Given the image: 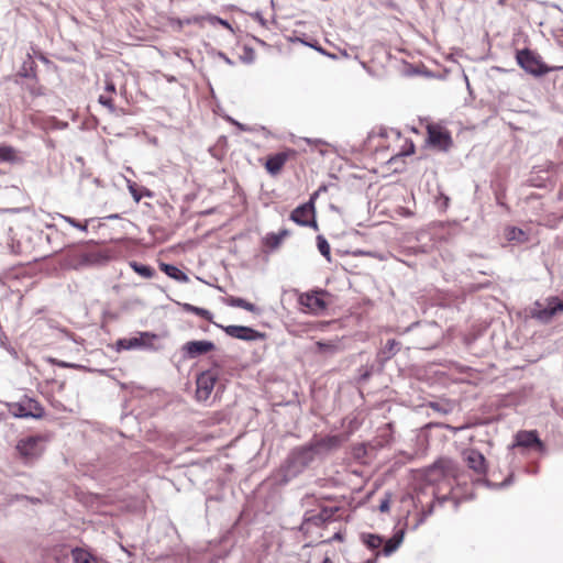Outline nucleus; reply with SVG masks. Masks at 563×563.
I'll list each match as a JSON object with an SVG mask.
<instances>
[{"mask_svg":"<svg viewBox=\"0 0 563 563\" xmlns=\"http://www.w3.org/2000/svg\"><path fill=\"white\" fill-rule=\"evenodd\" d=\"M216 349L213 342L208 340L188 341L181 346L183 356L186 360H192L207 354Z\"/></svg>","mask_w":563,"mask_h":563,"instance_id":"8","label":"nucleus"},{"mask_svg":"<svg viewBox=\"0 0 563 563\" xmlns=\"http://www.w3.org/2000/svg\"><path fill=\"white\" fill-rule=\"evenodd\" d=\"M317 347L319 352H329L334 353L338 349V345L332 342H317Z\"/></svg>","mask_w":563,"mask_h":563,"instance_id":"32","label":"nucleus"},{"mask_svg":"<svg viewBox=\"0 0 563 563\" xmlns=\"http://www.w3.org/2000/svg\"><path fill=\"white\" fill-rule=\"evenodd\" d=\"M225 334H228L231 338L239 339L242 341H257L263 340L265 338V334L262 332H258L250 327L246 325H227L221 327Z\"/></svg>","mask_w":563,"mask_h":563,"instance_id":"9","label":"nucleus"},{"mask_svg":"<svg viewBox=\"0 0 563 563\" xmlns=\"http://www.w3.org/2000/svg\"><path fill=\"white\" fill-rule=\"evenodd\" d=\"M300 141L305 142L308 145L318 146L320 144H324V142L320 139H309V137H301Z\"/></svg>","mask_w":563,"mask_h":563,"instance_id":"36","label":"nucleus"},{"mask_svg":"<svg viewBox=\"0 0 563 563\" xmlns=\"http://www.w3.org/2000/svg\"><path fill=\"white\" fill-rule=\"evenodd\" d=\"M99 102L107 107L111 112H114V106H113V102H112V99L110 97H106L103 95L99 96Z\"/></svg>","mask_w":563,"mask_h":563,"instance_id":"35","label":"nucleus"},{"mask_svg":"<svg viewBox=\"0 0 563 563\" xmlns=\"http://www.w3.org/2000/svg\"><path fill=\"white\" fill-rule=\"evenodd\" d=\"M322 563H330V560L328 558H325Z\"/></svg>","mask_w":563,"mask_h":563,"instance_id":"52","label":"nucleus"},{"mask_svg":"<svg viewBox=\"0 0 563 563\" xmlns=\"http://www.w3.org/2000/svg\"><path fill=\"white\" fill-rule=\"evenodd\" d=\"M289 235V231L287 229L280 230L278 233H268L265 236V244L271 249H277L283 240Z\"/></svg>","mask_w":563,"mask_h":563,"instance_id":"21","label":"nucleus"},{"mask_svg":"<svg viewBox=\"0 0 563 563\" xmlns=\"http://www.w3.org/2000/svg\"><path fill=\"white\" fill-rule=\"evenodd\" d=\"M340 443H341V440L338 435H329V437L320 439L312 445L316 446V455H317L322 451L328 452V451L339 448Z\"/></svg>","mask_w":563,"mask_h":563,"instance_id":"17","label":"nucleus"},{"mask_svg":"<svg viewBox=\"0 0 563 563\" xmlns=\"http://www.w3.org/2000/svg\"><path fill=\"white\" fill-rule=\"evenodd\" d=\"M159 268L170 278L179 282V283H187L189 280L188 276L181 272L178 267L172 265L162 263L159 265Z\"/></svg>","mask_w":563,"mask_h":563,"instance_id":"18","label":"nucleus"},{"mask_svg":"<svg viewBox=\"0 0 563 563\" xmlns=\"http://www.w3.org/2000/svg\"><path fill=\"white\" fill-rule=\"evenodd\" d=\"M506 238L508 241L523 243L528 240V235L519 228L510 227L506 230Z\"/></svg>","mask_w":563,"mask_h":563,"instance_id":"23","label":"nucleus"},{"mask_svg":"<svg viewBox=\"0 0 563 563\" xmlns=\"http://www.w3.org/2000/svg\"><path fill=\"white\" fill-rule=\"evenodd\" d=\"M287 159H288L287 153H285V152L277 153L267 158L265 167L269 174L276 175L282 170V168L285 165V163L287 162Z\"/></svg>","mask_w":563,"mask_h":563,"instance_id":"16","label":"nucleus"},{"mask_svg":"<svg viewBox=\"0 0 563 563\" xmlns=\"http://www.w3.org/2000/svg\"><path fill=\"white\" fill-rule=\"evenodd\" d=\"M255 18L258 20V22L262 24V25H265L266 24V21L265 19L262 16L261 13H256L255 14Z\"/></svg>","mask_w":563,"mask_h":563,"instance_id":"43","label":"nucleus"},{"mask_svg":"<svg viewBox=\"0 0 563 563\" xmlns=\"http://www.w3.org/2000/svg\"><path fill=\"white\" fill-rule=\"evenodd\" d=\"M516 445L521 448H536L540 452L544 451V444L536 430L519 431L516 434Z\"/></svg>","mask_w":563,"mask_h":563,"instance_id":"13","label":"nucleus"},{"mask_svg":"<svg viewBox=\"0 0 563 563\" xmlns=\"http://www.w3.org/2000/svg\"><path fill=\"white\" fill-rule=\"evenodd\" d=\"M399 541L398 540H393V539H389L386 541L385 545H384V549H383V554L385 556H389L391 555L398 548H399Z\"/></svg>","mask_w":563,"mask_h":563,"instance_id":"31","label":"nucleus"},{"mask_svg":"<svg viewBox=\"0 0 563 563\" xmlns=\"http://www.w3.org/2000/svg\"><path fill=\"white\" fill-rule=\"evenodd\" d=\"M379 510L382 512H386V511L389 510V500L388 499H384V500L380 501Z\"/></svg>","mask_w":563,"mask_h":563,"instance_id":"39","label":"nucleus"},{"mask_svg":"<svg viewBox=\"0 0 563 563\" xmlns=\"http://www.w3.org/2000/svg\"><path fill=\"white\" fill-rule=\"evenodd\" d=\"M429 141L433 145L448 147L451 143V137L448 133L440 130L429 129Z\"/></svg>","mask_w":563,"mask_h":563,"instance_id":"20","label":"nucleus"},{"mask_svg":"<svg viewBox=\"0 0 563 563\" xmlns=\"http://www.w3.org/2000/svg\"><path fill=\"white\" fill-rule=\"evenodd\" d=\"M308 521H313L316 525L323 521V518L321 516H314L312 518L307 519Z\"/></svg>","mask_w":563,"mask_h":563,"instance_id":"42","label":"nucleus"},{"mask_svg":"<svg viewBox=\"0 0 563 563\" xmlns=\"http://www.w3.org/2000/svg\"><path fill=\"white\" fill-rule=\"evenodd\" d=\"M217 382L216 375L210 372H203L198 375L196 384L197 390L196 395L199 400H207L214 388V384Z\"/></svg>","mask_w":563,"mask_h":563,"instance_id":"12","label":"nucleus"},{"mask_svg":"<svg viewBox=\"0 0 563 563\" xmlns=\"http://www.w3.org/2000/svg\"><path fill=\"white\" fill-rule=\"evenodd\" d=\"M290 219L301 227H313L317 229L314 220V206L312 201L298 206L292 210Z\"/></svg>","mask_w":563,"mask_h":563,"instance_id":"7","label":"nucleus"},{"mask_svg":"<svg viewBox=\"0 0 563 563\" xmlns=\"http://www.w3.org/2000/svg\"><path fill=\"white\" fill-rule=\"evenodd\" d=\"M362 541L366 544V547L371 550L378 549L383 543V538L378 534L373 533H363Z\"/></svg>","mask_w":563,"mask_h":563,"instance_id":"26","label":"nucleus"},{"mask_svg":"<svg viewBox=\"0 0 563 563\" xmlns=\"http://www.w3.org/2000/svg\"><path fill=\"white\" fill-rule=\"evenodd\" d=\"M255 55L252 48L245 47L244 55L241 56V60L245 64H252L254 62Z\"/></svg>","mask_w":563,"mask_h":563,"instance_id":"34","label":"nucleus"},{"mask_svg":"<svg viewBox=\"0 0 563 563\" xmlns=\"http://www.w3.org/2000/svg\"><path fill=\"white\" fill-rule=\"evenodd\" d=\"M561 311H563V300L554 296L547 298L543 302L536 301L530 308V316L542 323H548Z\"/></svg>","mask_w":563,"mask_h":563,"instance_id":"4","label":"nucleus"},{"mask_svg":"<svg viewBox=\"0 0 563 563\" xmlns=\"http://www.w3.org/2000/svg\"><path fill=\"white\" fill-rule=\"evenodd\" d=\"M21 75H22V76H24V77H27V76H29L27 71H24V73H22Z\"/></svg>","mask_w":563,"mask_h":563,"instance_id":"51","label":"nucleus"},{"mask_svg":"<svg viewBox=\"0 0 563 563\" xmlns=\"http://www.w3.org/2000/svg\"><path fill=\"white\" fill-rule=\"evenodd\" d=\"M107 219H119V214H111L108 216Z\"/></svg>","mask_w":563,"mask_h":563,"instance_id":"49","label":"nucleus"},{"mask_svg":"<svg viewBox=\"0 0 563 563\" xmlns=\"http://www.w3.org/2000/svg\"><path fill=\"white\" fill-rule=\"evenodd\" d=\"M325 190V187H319V191Z\"/></svg>","mask_w":563,"mask_h":563,"instance_id":"54","label":"nucleus"},{"mask_svg":"<svg viewBox=\"0 0 563 563\" xmlns=\"http://www.w3.org/2000/svg\"><path fill=\"white\" fill-rule=\"evenodd\" d=\"M18 161L16 151L10 145H0V163H14Z\"/></svg>","mask_w":563,"mask_h":563,"instance_id":"24","label":"nucleus"},{"mask_svg":"<svg viewBox=\"0 0 563 563\" xmlns=\"http://www.w3.org/2000/svg\"><path fill=\"white\" fill-rule=\"evenodd\" d=\"M183 308H184L185 311L195 313V314H197V316H199V317H201V318H203V319H206L208 321L212 320V313L209 310L205 309V308L196 307V306H192L190 303H184Z\"/></svg>","mask_w":563,"mask_h":563,"instance_id":"28","label":"nucleus"},{"mask_svg":"<svg viewBox=\"0 0 563 563\" xmlns=\"http://www.w3.org/2000/svg\"><path fill=\"white\" fill-rule=\"evenodd\" d=\"M453 461L450 459H440L435 461L431 466L428 468V475L430 477H433L434 479L446 476L450 473L453 472Z\"/></svg>","mask_w":563,"mask_h":563,"instance_id":"15","label":"nucleus"},{"mask_svg":"<svg viewBox=\"0 0 563 563\" xmlns=\"http://www.w3.org/2000/svg\"><path fill=\"white\" fill-rule=\"evenodd\" d=\"M67 223H69L71 227L79 229L80 231L87 232L88 224L87 222L80 223L76 219L67 216L62 217Z\"/></svg>","mask_w":563,"mask_h":563,"instance_id":"33","label":"nucleus"},{"mask_svg":"<svg viewBox=\"0 0 563 563\" xmlns=\"http://www.w3.org/2000/svg\"><path fill=\"white\" fill-rule=\"evenodd\" d=\"M8 411L15 418L40 419L44 416V408L35 399L23 396L18 401L7 402Z\"/></svg>","mask_w":563,"mask_h":563,"instance_id":"3","label":"nucleus"},{"mask_svg":"<svg viewBox=\"0 0 563 563\" xmlns=\"http://www.w3.org/2000/svg\"><path fill=\"white\" fill-rule=\"evenodd\" d=\"M236 125H238L241 130H243V131H246V130H247V129H245V128H244L242 124H240V123H236Z\"/></svg>","mask_w":563,"mask_h":563,"instance_id":"50","label":"nucleus"},{"mask_svg":"<svg viewBox=\"0 0 563 563\" xmlns=\"http://www.w3.org/2000/svg\"><path fill=\"white\" fill-rule=\"evenodd\" d=\"M200 20H206V21H208L211 24H220L223 27H225V29H228L230 31H233L231 24L227 20H223V19H221V18H219L217 15L207 14V15L201 16V18H195L196 22H198Z\"/></svg>","mask_w":563,"mask_h":563,"instance_id":"30","label":"nucleus"},{"mask_svg":"<svg viewBox=\"0 0 563 563\" xmlns=\"http://www.w3.org/2000/svg\"><path fill=\"white\" fill-rule=\"evenodd\" d=\"M516 59L522 69L533 76H542L550 71V68L541 60V57L529 48L518 51Z\"/></svg>","mask_w":563,"mask_h":563,"instance_id":"5","label":"nucleus"},{"mask_svg":"<svg viewBox=\"0 0 563 563\" xmlns=\"http://www.w3.org/2000/svg\"><path fill=\"white\" fill-rule=\"evenodd\" d=\"M44 438L30 435L18 441L15 450L25 465L33 464L44 451Z\"/></svg>","mask_w":563,"mask_h":563,"instance_id":"2","label":"nucleus"},{"mask_svg":"<svg viewBox=\"0 0 563 563\" xmlns=\"http://www.w3.org/2000/svg\"><path fill=\"white\" fill-rule=\"evenodd\" d=\"M71 555L75 563H96L91 554L80 548L74 549Z\"/></svg>","mask_w":563,"mask_h":563,"instance_id":"27","label":"nucleus"},{"mask_svg":"<svg viewBox=\"0 0 563 563\" xmlns=\"http://www.w3.org/2000/svg\"><path fill=\"white\" fill-rule=\"evenodd\" d=\"M317 247L319 252L327 258V261L331 262V247L323 235L317 236Z\"/></svg>","mask_w":563,"mask_h":563,"instance_id":"29","label":"nucleus"},{"mask_svg":"<svg viewBox=\"0 0 563 563\" xmlns=\"http://www.w3.org/2000/svg\"><path fill=\"white\" fill-rule=\"evenodd\" d=\"M430 408H432L435 411L448 413L449 409L444 408L440 402H430Z\"/></svg>","mask_w":563,"mask_h":563,"instance_id":"38","label":"nucleus"},{"mask_svg":"<svg viewBox=\"0 0 563 563\" xmlns=\"http://www.w3.org/2000/svg\"><path fill=\"white\" fill-rule=\"evenodd\" d=\"M129 190L131 192V195L133 196L134 200L136 202H139L141 199H142V195H140L135 188V184H130L129 185Z\"/></svg>","mask_w":563,"mask_h":563,"instance_id":"37","label":"nucleus"},{"mask_svg":"<svg viewBox=\"0 0 563 563\" xmlns=\"http://www.w3.org/2000/svg\"><path fill=\"white\" fill-rule=\"evenodd\" d=\"M379 555V552L376 553L375 558L374 559H369L366 561V563H377V560L376 558Z\"/></svg>","mask_w":563,"mask_h":563,"instance_id":"45","label":"nucleus"},{"mask_svg":"<svg viewBox=\"0 0 563 563\" xmlns=\"http://www.w3.org/2000/svg\"><path fill=\"white\" fill-rule=\"evenodd\" d=\"M333 539H334V540H342V537H341V534H340V533H335V534L333 536Z\"/></svg>","mask_w":563,"mask_h":563,"instance_id":"48","label":"nucleus"},{"mask_svg":"<svg viewBox=\"0 0 563 563\" xmlns=\"http://www.w3.org/2000/svg\"><path fill=\"white\" fill-rule=\"evenodd\" d=\"M507 484H508V481H505V482H503V484H501V485H503V486H505V485H507Z\"/></svg>","mask_w":563,"mask_h":563,"instance_id":"55","label":"nucleus"},{"mask_svg":"<svg viewBox=\"0 0 563 563\" xmlns=\"http://www.w3.org/2000/svg\"><path fill=\"white\" fill-rule=\"evenodd\" d=\"M157 335L152 332H140L137 336L119 339L115 343L117 351L148 350L153 349L152 341Z\"/></svg>","mask_w":563,"mask_h":563,"instance_id":"6","label":"nucleus"},{"mask_svg":"<svg viewBox=\"0 0 563 563\" xmlns=\"http://www.w3.org/2000/svg\"><path fill=\"white\" fill-rule=\"evenodd\" d=\"M465 461L467 466L477 474H485L486 461L484 455L477 450H468L465 452Z\"/></svg>","mask_w":563,"mask_h":563,"instance_id":"14","label":"nucleus"},{"mask_svg":"<svg viewBox=\"0 0 563 563\" xmlns=\"http://www.w3.org/2000/svg\"><path fill=\"white\" fill-rule=\"evenodd\" d=\"M221 56H222V58L224 59V62H225L227 64H229V65H233V62H232L229 57H227L224 54H221Z\"/></svg>","mask_w":563,"mask_h":563,"instance_id":"44","label":"nucleus"},{"mask_svg":"<svg viewBox=\"0 0 563 563\" xmlns=\"http://www.w3.org/2000/svg\"><path fill=\"white\" fill-rule=\"evenodd\" d=\"M413 325H415V323L411 324L410 327H407L406 331H409Z\"/></svg>","mask_w":563,"mask_h":563,"instance_id":"53","label":"nucleus"},{"mask_svg":"<svg viewBox=\"0 0 563 563\" xmlns=\"http://www.w3.org/2000/svg\"><path fill=\"white\" fill-rule=\"evenodd\" d=\"M228 303L231 307L242 308V309H245L246 311H250L253 313H256L260 311V309L254 303L249 302L245 299L240 298V297H230L228 299Z\"/></svg>","mask_w":563,"mask_h":563,"instance_id":"22","label":"nucleus"},{"mask_svg":"<svg viewBox=\"0 0 563 563\" xmlns=\"http://www.w3.org/2000/svg\"><path fill=\"white\" fill-rule=\"evenodd\" d=\"M323 294L324 291L301 294L299 297V303L309 309L310 312L318 314L327 308V303L322 298Z\"/></svg>","mask_w":563,"mask_h":563,"instance_id":"11","label":"nucleus"},{"mask_svg":"<svg viewBox=\"0 0 563 563\" xmlns=\"http://www.w3.org/2000/svg\"><path fill=\"white\" fill-rule=\"evenodd\" d=\"M404 530H399L397 531L394 536H393V540H398L399 541V545L402 543V540H404Z\"/></svg>","mask_w":563,"mask_h":563,"instance_id":"40","label":"nucleus"},{"mask_svg":"<svg viewBox=\"0 0 563 563\" xmlns=\"http://www.w3.org/2000/svg\"><path fill=\"white\" fill-rule=\"evenodd\" d=\"M106 90L109 92H115V86L113 82L109 81L107 82Z\"/></svg>","mask_w":563,"mask_h":563,"instance_id":"41","label":"nucleus"},{"mask_svg":"<svg viewBox=\"0 0 563 563\" xmlns=\"http://www.w3.org/2000/svg\"><path fill=\"white\" fill-rule=\"evenodd\" d=\"M316 459V446L305 445L294 449L283 465L284 479L289 482L301 474Z\"/></svg>","mask_w":563,"mask_h":563,"instance_id":"1","label":"nucleus"},{"mask_svg":"<svg viewBox=\"0 0 563 563\" xmlns=\"http://www.w3.org/2000/svg\"><path fill=\"white\" fill-rule=\"evenodd\" d=\"M108 257L98 251H84L75 255V268L96 266L104 263Z\"/></svg>","mask_w":563,"mask_h":563,"instance_id":"10","label":"nucleus"},{"mask_svg":"<svg viewBox=\"0 0 563 563\" xmlns=\"http://www.w3.org/2000/svg\"><path fill=\"white\" fill-rule=\"evenodd\" d=\"M400 350V343L395 339H390L386 342L385 346L379 351L378 355L382 361L386 362L394 357Z\"/></svg>","mask_w":563,"mask_h":563,"instance_id":"19","label":"nucleus"},{"mask_svg":"<svg viewBox=\"0 0 563 563\" xmlns=\"http://www.w3.org/2000/svg\"><path fill=\"white\" fill-rule=\"evenodd\" d=\"M59 365L63 367H73L74 366V365L65 363V362H60Z\"/></svg>","mask_w":563,"mask_h":563,"instance_id":"47","label":"nucleus"},{"mask_svg":"<svg viewBox=\"0 0 563 563\" xmlns=\"http://www.w3.org/2000/svg\"><path fill=\"white\" fill-rule=\"evenodd\" d=\"M26 499H29V497L25 496ZM30 500L34 504H37V503H41V499L40 498H30Z\"/></svg>","mask_w":563,"mask_h":563,"instance_id":"46","label":"nucleus"},{"mask_svg":"<svg viewBox=\"0 0 563 563\" xmlns=\"http://www.w3.org/2000/svg\"><path fill=\"white\" fill-rule=\"evenodd\" d=\"M130 267L136 274H139L140 276H142L144 278H152L155 275V271L151 266L137 263L135 261L130 263Z\"/></svg>","mask_w":563,"mask_h":563,"instance_id":"25","label":"nucleus"}]
</instances>
